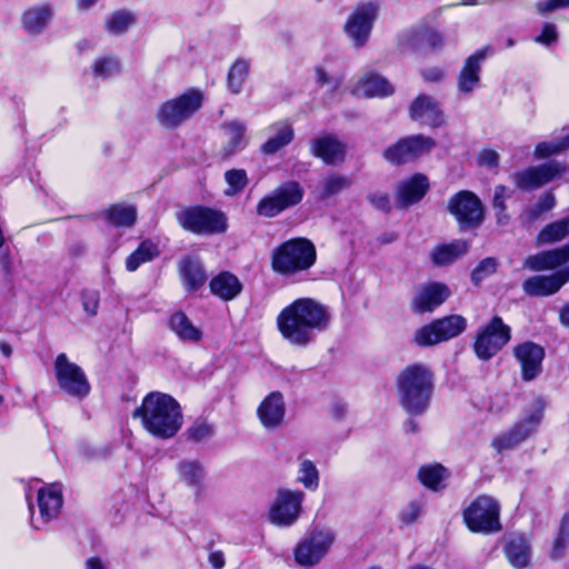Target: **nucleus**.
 Here are the masks:
<instances>
[{
	"mask_svg": "<svg viewBox=\"0 0 569 569\" xmlns=\"http://www.w3.org/2000/svg\"><path fill=\"white\" fill-rule=\"evenodd\" d=\"M489 51V48H482L466 59L458 76L457 86L459 92L466 94L478 88L481 66Z\"/></svg>",
	"mask_w": 569,
	"mask_h": 569,
	"instance_id": "25",
	"label": "nucleus"
},
{
	"mask_svg": "<svg viewBox=\"0 0 569 569\" xmlns=\"http://www.w3.org/2000/svg\"><path fill=\"white\" fill-rule=\"evenodd\" d=\"M305 498L302 490L279 488L269 507V522L280 528L293 526L302 513Z\"/></svg>",
	"mask_w": 569,
	"mask_h": 569,
	"instance_id": "9",
	"label": "nucleus"
},
{
	"mask_svg": "<svg viewBox=\"0 0 569 569\" xmlns=\"http://www.w3.org/2000/svg\"><path fill=\"white\" fill-rule=\"evenodd\" d=\"M182 284L188 292L199 290L207 281L201 261L191 256L183 257L178 264Z\"/></svg>",
	"mask_w": 569,
	"mask_h": 569,
	"instance_id": "29",
	"label": "nucleus"
},
{
	"mask_svg": "<svg viewBox=\"0 0 569 569\" xmlns=\"http://www.w3.org/2000/svg\"><path fill=\"white\" fill-rule=\"evenodd\" d=\"M179 224L196 234L222 233L227 230L224 213L204 207H190L177 213Z\"/></svg>",
	"mask_w": 569,
	"mask_h": 569,
	"instance_id": "10",
	"label": "nucleus"
},
{
	"mask_svg": "<svg viewBox=\"0 0 569 569\" xmlns=\"http://www.w3.org/2000/svg\"><path fill=\"white\" fill-rule=\"evenodd\" d=\"M397 398L400 407L410 416L425 413L433 393V373L423 363L405 367L396 379Z\"/></svg>",
	"mask_w": 569,
	"mask_h": 569,
	"instance_id": "3",
	"label": "nucleus"
},
{
	"mask_svg": "<svg viewBox=\"0 0 569 569\" xmlns=\"http://www.w3.org/2000/svg\"><path fill=\"white\" fill-rule=\"evenodd\" d=\"M330 309L312 298H299L286 306L277 316V328L291 346L306 348L318 333L331 325Z\"/></svg>",
	"mask_w": 569,
	"mask_h": 569,
	"instance_id": "1",
	"label": "nucleus"
},
{
	"mask_svg": "<svg viewBox=\"0 0 569 569\" xmlns=\"http://www.w3.org/2000/svg\"><path fill=\"white\" fill-rule=\"evenodd\" d=\"M510 197L505 186H497L493 194V210L507 209L506 200Z\"/></svg>",
	"mask_w": 569,
	"mask_h": 569,
	"instance_id": "61",
	"label": "nucleus"
},
{
	"mask_svg": "<svg viewBox=\"0 0 569 569\" xmlns=\"http://www.w3.org/2000/svg\"><path fill=\"white\" fill-rule=\"evenodd\" d=\"M429 189L428 178L422 173L401 181L397 189L398 201L403 206H411L423 198Z\"/></svg>",
	"mask_w": 569,
	"mask_h": 569,
	"instance_id": "31",
	"label": "nucleus"
},
{
	"mask_svg": "<svg viewBox=\"0 0 569 569\" xmlns=\"http://www.w3.org/2000/svg\"><path fill=\"white\" fill-rule=\"evenodd\" d=\"M448 476L447 469L439 463L422 466L419 470L421 483L433 491L445 487V480Z\"/></svg>",
	"mask_w": 569,
	"mask_h": 569,
	"instance_id": "43",
	"label": "nucleus"
},
{
	"mask_svg": "<svg viewBox=\"0 0 569 569\" xmlns=\"http://www.w3.org/2000/svg\"><path fill=\"white\" fill-rule=\"evenodd\" d=\"M269 138L261 146L263 154H274L286 146H288L295 137L292 124L284 120L272 123L269 127Z\"/></svg>",
	"mask_w": 569,
	"mask_h": 569,
	"instance_id": "32",
	"label": "nucleus"
},
{
	"mask_svg": "<svg viewBox=\"0 0 569 569\" xmlns=\"http://www.w3.org/2000/svg\"><path fill=\"white\" fill-rule=\"evenodd\" d=\"M410 114L413 120L432 128L440 127L445 123L442 111L438 103L429 96L421 94L417 97L410 107Z\"/></svg>",
	"mask_w": 569,
	"mask_h": 569,
	"instance_id": "27",
	"label": "nucleus"
},
{
	"mask_svg": "<svg viewBox=\"0 0 569 569\" xmlns=\"http://www.w3.org/2000/svg\"><path fill=\"white\" fill-rule=\"evenodd\" d=\"M336 540L331 529H315L295 549V559L302 567L317 565Z\"/></svg>",
	"mask_w": 569,
	"mask_h": 569,
	"instance_id": "15",
	"label": "nucleus"
},
{
	"mask_svg": "<svg viewBox=\"0 0 569 569\" xmlns=\"http://www.w3.org/2000/svg\"><path fill=\"white\" fill-rule=\"evenodd\" d=\"M352 93L365 98H382L393 93V87L376 72L366 73L353 87Z\"/></svg>",
	"mask_w": 569,
	"mask_h": 569,
	"instance_id": "28",
	"label": "nucleus"
},
{
	"mask_svg": "<svg viewBox=\"0 0 569 569\" xmlns=\"http://www.w3.org/2000/svg\"><path fill=\"white\" fill-rule=\"evenodd\" d=\"M302 197L303 189L298 182H286L259 201L257 213L268 218L274 217L284 209L298 204Z\"/></svg>",
	"mask_w": 569,
	"mask_h": 569,
	"instance_id": "18",
	"label": "nucleus"
},
{
	"mask_svg": "<svg viewBox=\"0 0 569 569\" xmlns=\"http://www.w3.org/2000/svg\"><path fill=\"white\" fill-rule=\"evenodd\" d=\"M241 288L239 279L230 272H221L210 281L211 292L223 300L236 298Z\"/></svg>",
	"mask_w": 569,
	"mask_h": 569,
	"instance_id": "38",
	"label": "nucleus"
},
{
	"mask_svg": "<svg viewBox=\"0 0 569 569\" xmlns=\"http://www.w3.org/2000/svg\"><path fill=\"white\" fill-rule=\"evenodd\" d=\"M369 200L377 209L386 211L390 208V199L386 193H372L370 194Z\"/></svg>",
	"mask_w": 569,
	"mask_h": 569,
	"instance_id": "62",
	"label": "nucleus"
},
{
	"mask_svg": "<svg viewBox=\"0 0 569 569\" xmlns=\"http://www.w3.org/2000/svg\"><path fill=\"white\" fill-rule=\"evenodd\" d=\"M351 186V179L345 174L329 173L321 178L315 194L319 200H327L347 190Z\"/></svg>",
	"mask_w": 569,
	"mask_h": 569,
	"instance_id": "37",
	"label": "nucleus"
},
{
	"mask_svg": "<svg viewBox=\"0 0 569 569\" xmlns=\"http://www.w3.org/2000/svg\"><path fill=\"white\" fill-rule=\"evenodd\" d=\"M54 376L61 391L77 399L90 393V382L80 366L70 361L66 353H60L53 363Z\"/></svg>",
	"mask_w": 569,
	"mask_h": 569,
	"instance_id": "12",
	"label": "nucleus"
},
{
	"mask_svg": "<svg viewBox=\"0 0 569 569\" xmlns=\"http://www.w3.org/2000/svg\"><path fill=\"white\" fill-rule=\"evenodd\" d=\"M511 340V328L499 316H493L482 325L476 335L473 351L476 356L488 361L502 350Z\"/></svg>",
	"mask_w": 569,
	"mask_h": 569,
	"instance_id": "8",
	"label": "nucleus"
},
{
	"mask_svg": "<svg viewBox=\"0 0 569 569\" xmlns=\"http://www.w3.org/2000/svg\"><path fill=\"white\" fill-rule=\"evenodd\" d=\"M311 153L326 164H337L345 160L346 147L333 134H325L310 142Z\"/></svg>",
	"mask_w": 569,
	"mask_h": 569,
	"instance_id": "26",
	"label": "nucleus"
},
{
	"mask_svg": "<svg viewBox=\"0 0 569 569\" xmlns=\"http://www.w3.org/2000/svg\"><path fill=\"white\" fill-rule=\"evenodd\" d=\"M316 248L310 240L296 238L273 250L271 267L279 274L295 276L310 269L316 262Z\"/></svg>",
	"mask_w": 569,
	"mask_h": 569,
	"instance_id": "4",
	"label": "nucleus"
},
{
	"mask_svg": "<svg viewBox=\"0 0 569 569\" xmlns=\"http://www.w3.org/2000/svg\"><path fill=\"white\" fill-rule=\"evenodd\" d=\"M203 101V92L200 89L190 88L162 102L156 113L157 121L164 129H177L201 109Z\"/></svg>",
	"mask_w": 569,
	"mask_h": 569,
	"instance_id": "5",
	"label": "nucleus"
},
{
	"mask_svg": "<svg viewBox=\"0 0 569 569\" xmlns=\"http://www.w3.org/2000/svg\"><path fill=\"white\" fill-rule=\"evenodd\" d=\"M445 76V72L442 69L440 68H429L425 71H422V78L426 80V81H432V82H437V81H440Z\"/></svg>",
	"mask_w": 569,
	"mask_h": 569,
	"instance_id": "63",
	"label": "nucleus"
},
{
	"mask_svg": "<svg viewBox=\"0 0 569 569\" xmlns=\"http://www.w3.org/2000/svg\"><path fill=\"white\" fill-rule=\"evenodd\" d=\"M209 562L213 569H222L224 567V555L221 551H213L209 555Z\"/></svg>",
	"mask_w": 569,
	"mask_h": 569,
	"instance_id": "64",
	"label": "nucleus"
},
{
	"mask_svg": "<svg viewBox=\"0 0 569 569\" xmlns=\"http://www.w3.org/2000/svg\"><path fill=\"white\" fill-rule=\"evenodd\" d=\"M558 40V30L553 23H545L541 33L536 37L535 41L543 46H550Z\"/></svg>",
	"mask_w": 569,
	"mask_h": 569,
	"instance_id": "55",
	"label": "nucleus"
},
{
	"mask_svg": "<svg viewBox=\"0 0 569 569\" xmlns=\"http://www.w3.org/2000/svg\"><path fill=\"white\" fill-rule=\"evenodd\" d=\"M500 506L490 496H479L463 511L467 527L473 532L489 533L500 530Z\"/></svg>",
	"mask_w": 569,
	"mask_h": 569,
	"instance_id": "11",
	"label": "nucleus"
},
{
	"mask_svg": "<svg viewBox=\"0 0 569 569\" xmlns=\"http://www.w3.org/2000/svg\"><path fill=\"white\" fill-rule=\"evenodd\" d=\"M535 7L539 14L546 16L558 9L569 7V0H539L536 2Z\"/></svg>",
	"mask_w": 569,
	"mask_h": 569,
	"instance_id": "54",
	"label": "nucleus"
},
{
	"mask_svg": "<svg viewBox=\"0 0 569 569\" xmlns=\"http://www.w3.org/2000/svg\"><path fill=\"white\" fill-rule=\"evenodd\" d=\"M469 250V243L466 240H455L450 243L439 244L430 253L431 260L436 266H446L452 263Z\"/></svg>",
	"mask_w": 569,
	"mask_h": 569,
	"instance_id": "35",
	"label": "nucleus"
},
{
	"mask_svg": "<svg viewBox=\"0 0 569 569\" xmlns=\"http://www.w3.org/2000/svg\"><path fill=\"white\" fill-rule=\"evenodd\" d=\"M569 281V266L550 274L533 276L522 283V289L528 296L547 297L559 291Z\"/></svg>",
	"mask_w": 569,
	"mask_h": 569,
	"instance_id": "23",
	"label": "nucleus"
},
{
	"mask_svg": "<svg viewBox=\"0 0 569 569\" xmlns=\"http://www.w3.org/2000/svg\"><path fill=\"white\" fill-rule=\"evenodd\" d=\"M546 402L542 398H536L527 409L525 417L508 431L500 433L492 440V447L497 452L511 450L529 438L540 425Z\"/></svg>",
	"mask_w": 569,
	"mask_h": 569,
	"instance_id": "6",
	"label": "nucleus"
},
{
	"mask_svg": "<svg viewBox=\"0 0 569 569\" xmlns=\"http://www.w3.org/2000/svg\"><path fill=\"white\" fill-rule=\"evenodd\" d=\"M436 146V141L422 134L409 136L400 139L383 151V158L393 164L413 161L428 153Z\"/></svg>",
	"mask_w": 569,
	"mask_h": 569,
	"instance_id": "19",
	"label": "nucleus"
},
{
	"mask_svg": "<svg viewBox=\"0 0 569 569\" xmlns=\"http://www.w3.org/2000/svg\"><path fill=\"white\" fill-rule=\"evenodd\" d=\"M52 16L53 10L50 4H34L23 11L21 26L27 33L39 34L48 27Z\"/></svg>",
	"mask_w": 569,
	"mask_h": 569,
	"instance_id": "30",
	"label": "nucleus"
},
{
	"mask_svg": "<svg viewBox=\"0 0 569 569\" xmlns=\"http://www.w3.org/2000/svg\"><path fill=\"white\" fill-rule=\"evenodd\" d=\"M179 479L189 487L199 488L204 478L202 466L196 460H182L177 466Z\"/></svg>",
	"mask_w": 569,
	"mask_h": 569,
	"instance_id": "45",
	"label": "nucleus"
},
{
	"mask_svg": "<svg viewBox=\"0 0 569 569\" xmlns=\"http://www.w3.org/2000/svg\"><path fill=\"white\" fill-rule=\"evenodd\" d=\"M224 134L223 153L226 157L232 156L247 144L246 130L247 124L239 120L227 121L222 124Z\"/></svg>",
	"mask_w": 569,
	"mask_h": 569,
	"instance_id": "33",
	"label": "nucleus"
},
{
	"mask_svg": "<svg viewBox=\"0 0 569 569\" xmlns=\"http://www.w3.org/2000/svg\"><path fill=\"white\" fill-rule=\"evenodd\" d=\"M478 162L480 166L495 168L499 163V154L492 149H483L478 154Z\"/></svg>",
	"mask_w": 569,
	"mask_h": 569,
	"instance_id": "59",
	"label": "nucleus"
},
{
	"mask_svg": "<svg viewBox=\"0 0 569 569\" xmlns=\"http://www.w3.org/2000/svg\"><path fill=\"white\" fill-rule=\"evenodd\" d=\"M555 204H556V199H555L553 194H551L549 192L543 193L539 198L537 203L526 211L527 220L529 222L536 220L542 213L551 210L555 207Z\"/></svg>",
	"mask_w": 569,
	"mask_h": 569,
	"instance_id": "50",
	"label": "nucleus"
},
{
	"mask_svg": "<svg viewBox=\"0 0 569 569\" xmlns=\"http://www.w3.org/2000/svg\"><path fill=\"white\" fill-rule=\"evenodd\" d=\"M143 429L158 439L173 438L181 429L183 415L178 401L162 392L148 393L133 411Z\"/></svg>",
	"mask_w": 569,
	"mask_h": 569,
	"instance_id": "2",
	"label": "nucleus"
},
{
	"mask_svg": "<svg viewBox=\"0 0 569 569\" xmlns=\"http://www.w3.org/2000/svg\"><path fill=\"white\" fill-rule=\"evenodd\" d=\"M94 78L109 79L121 72L120 61L113 56L98 57L91 66Z\"/></svg>",
	"mask_w": 569,
	"mask_h": 569,
	"instance_id": "47",
	"label": "nucleus"
},
{
	"mask_svg": "<svg viewBox=\"0 0 569 569\" xmlns=\"http://www.w3.org/2000/svg\"><path fill=\"white\" fill-rule=\"evenodd\" d=\"M171 331L184 342L196 343L202 339V331L182 311L174 312L169 320Z\"/></svg>",
	"mask_w": 569,
	"mask_h": 569,
	"instance_id": "34",
	"label": "nucleus"
},
{
	"mask_svg": "<svg viewBox=\"0 0 569 569\" xmlns=\"http://www.w3.org/2000/svg\"><path fill=\"white\" fill-rule=\"evenodd\" d=\"M296 482L308 491H317L320 485V472L310 459H301L298 463Z\"/></svg>",
	"mask_w": 569,
	"mask_h": 569,
	"instance_id": "41",
	"label": "nucleus"
},
{
	"mask_svg": "<svg viewBox=\"0 0 569 569\" xmlns=\"http://www.w3.org/2000/svg\"><path fill=\"white\" fill-rule=\"evenodd\" d=\"M496 270L497 260L495 258H486L472 271L471 279L475 283H479L483 278L495 273Z\"/></svg>",
	"mask_w": 569,
	"mask_h": 569,
	"instance_id": "52",
	"label": "nucleus"
},
{
	"mask_svg": "<svg viewBox=\"0 0 569 569\" xmlns=\"http://www.w3.org/2000/svg\"><path fill=\"white\" fill-rule=\"evenodd\" d=\"M505 553L510 565L517 569L526 568L531 559V548L523 537H515L505 547Z\"/></svg>",
	"mask_w": 569,
	"mask_h": 569,
	"instance_id": "36",
	"label": "nucleus"
},
{
	"mask_svg": "<svg viewBox=\"0 0 569 569\" xmlns=\"http://www.w3.org/2000/svg\"><path fill=\"white\" fill-rule=\"evenodd\" d=\"M450 296L448 286L429 282L422 286L412 300V310L417 313L430 312L442 305Z\"/></svg>",
	"mask_w": 569,
	"mask_h": 569,
	"instance_id": "24",
	"label": "nucleus"
},
{
	"mask_svg": "<svg viewBox=\"0 0 569 569\" xmlns=\"http://www.w3.org/2000/svg\"><path fill=\"white\" fill-rule=\"evenodd\" d=\"M257 417L267 430L280 428L286 417L283 395L279 391H272L266 396L257 408Z\"/></svg>",
	"mask_w": 569,
	"mask_h": 569,
	"instance_id": "22",
	"label": "nucleus"
},
{
	"mask_svg": "<svg viewBox=\"0 0 569 569\" xmlns=\"http://www.w3.org/2000/svg\"><path fill=\"white\" fill-rule=\"evenodd\" d=\"M560 152L559 142L557 141H543L536 146L535 157L537 159L548 158L552 154Z\"/></svg>",
	"mask_w": 569,
	"mask_h": 569,
	"instance_id": "56",
	"label": "nucleus"
},
{
	"mask_svg": "<svg viewBox=\"0 0 569 569\" xmlns=\"http://www.w3.org/2000/svg\"><path fill=\"white\" fill-rule=\"evenodd\" d=\"M513 356L521 367V378L531 381L541 373L545 350L541 346L526 341L513 348Z\"/></svg>",
	"mask_w": 569,
	"mask_h": 569,
	"instance_id": "21",
	"label": "nucleus"
},
{
	"mask_svg": "<svg viewBox=\"0 0 569 569\" xmlns=\"http://www.w3.org/2000/svg\"><path fill=\"white\" fill-rule=\"evenodd\" d=\"M465 329L466 319L461 316L452 315L419 328L415 332L413 341L421 347L432 346L457 337Z\"/></svg>",
	"mask_w": 569,
	"mask_h": 569,
	"instance_id": "14",
	"label": "nucleus"
},
{
	"mask_svg": "<svg viewBox=\"0 0 569 569\" xmlns=\"http://www.w3.org/2000/svg\"><path fill=\"white\" fill-rule=\"evenodd\" d=\"M212 432L210 425L203 421H197L188 429V437L193 441L200 442L209 439Z\"/></svg>",
	"mask_w": 569,
	"mask_h": 569,
	"instance_id": "53",
	"label": "nucleus"
},
{
	"mask_svg": "<svg viewBox=\"0 0 569 569\" xmlns=\"http://www.w3.org/2000/svg\"><path fill=\"white\" fill-rule=\"evenodd\" d=\"M421 40L431 49L441 48L443 44V37L435 30H427L421 34Z\"/></svg>",
	"mask_w": 569,
	"mask_h": 569,
	"instance_id": "60",
	"label": "nucleus"
},
{
	"mask_svg": "<svg viewBox=\"0 0 569 569\" xmlns=\"http://www.w3.org/2000/svg\"><path fill=\"white\" fill-rule=\"evenodd\" d=\"M569 540V516H565L561 520L560 529L558 537L553 542V548L551 552L552 559H559L562 557L563 551L567 548V543Z\"/></svg>",
	"mask_w": 569,
	"mask_h": 569,
	"instance_id": "51",
	"label": "nucleus"
},
{
	"mask_svg": "<svg viewBox=\"0 0 569 569\" xmlns=\"http://www.w3.org/2000/svg\"><path fill=\"white\" fill-rule=\"evenodd\" d=\"M28 508L30 511L31 527L36 530L41 529L43 525L56 518L62 507V490L57 483L48 485L40 488L37 492V505L39 517H34V506L31 502L30 493H26Z\"/></svg>",
	"mask_w": 569,
	"mask_h": 569,
	"instance_id": "17",
	"label": "nucleus"
},
{
	"mask_svg": "<svg viewBox=\"0 0 569 569\" xmlns=\"http://www.w3.org/2000/svg\"><path fill=\"white\" fill-rule=\"evenodd\" d=\"M421 513V507L418 502L412 501L400 512V519L405 525L413 523Z\"/></svg>",
	"mask_w": 569,
	"mask_h": 569,
	"instance_id": "57",
	"label": "nucleus"
},
{
	"mask_svg": "<svg viewBox=\"0 0 569 569\" xmlns=\"http://www.w3.org/2000/svg\"><path fill=\"white\" fill-rule=\"evenodd\" d=\"M82 307L89 316H94L99 307V296L97 292L84 291L81 296Z\"/></svg>",
	"mask_w": 569,
	"mask_h": 569,
	"instance_id": "58",
	"label": "nucleus"
},
{
	"mask_svg": "<svg viewBox=\"0 0 569 569\" xmlns=\"http://www.w3.org/2000/svg\"><path fill=\"white\" fill-rule=\"evenodd\" d=\"M158 246L150 241H142L139 247L127 258L126 268L128 271H136L141 264L152 261L159 256Z\"/></svg>",
	"mask_w": 569,
	"mask_h": 569,
	"instance_id": "40",
	"label": "nucleus"
},
{
	"mask_svg": "<svg viewBox=\"0 0 569 569\" xmlns=\"http://www.w3.org/2000/svg\"><path fill=\"white\" fill-rule=\"evenodd\" d=\"M561 264L562 262L558 249L528 256L523 261V268L531 271L552 270Z\"/></svg>",
	"mask_w": 569,
	"mask_h": 569,
	"instance_id": "39",
	"label": "nucleus"
},
{
	"mask_svg": "<svg viewBox=\"0 0 569 569\" xmlns=\"http://www.w3.org/2000/svg\"><path fill=\"white\" fill-rule=\"evenodd\" d=\"M565 166L556 161H550L518 171L512 176V180L519 189L530 191L550 182L565 172Z\"/></svg>",
	"mask_w": 569,
	"mask_h": 569,
	"instance_id": "20",
	"label": "nucleus"
},
{
	"mask_svg": "<svg viewBox=\"0 0 569 569\" xmlns=\"http://www.w3.org/2000/svg\"><path fill=\"white\" fill-rule=\"evenodd\" d=\"M104 218L116 227H131L137 219V210L133 206L114 204L104 211Z\"/></svg>",
	"mask_w": 569,
	"mask_h": 569,
	"instance_id": "44",
	"label": "nucleus"
},
{
	"mask_svg": "<svg viewBox=\"0 0 569 569\" xmlns=\"http://www.w3.org/2000/svg\"><path fill=\"white\" fill-rule=\"evenodd\" d=\"M569 236V217L547 224L537 236L538 246L561 241Z\"/></svg>",
	"mask_w": 569,
	"mask_h": 569,
	"instance_id": "42",
	"label": "nucleus"
},
{
	"mask_svg": "<svg viewBox=\"0 0 569 569\" xmlns=\"http://www.w3.org/2000/svg\"><path fill=\"white\" fill-rule=\"evenodd\" d=\"M546 402L542 398H536L527 409L525 417L508 431L500 433L492 440V447L497 452L511 450L529 438L540 425Z\"/></svg>",
	"mask_w": 569,
	"mask_h": 569,
	"instance_id": "7",
	"label": "nucleus"
},
{
	"mask_svg": "<svg viewBox=\"0 0 569 569\" xmlns=\"http://www.w3.org/2000/svg\"><path fill=\"white\" fill-rule=\"evenodd\" d=\"M228 189L224 191L227 196L238 194L248 183L247 173L243 169H231L224 173Z\"/></svg>",
	"mask_w": 569,
	"mask_h": 569,
	"instance_id": "49",
	"label": "nucleus"
},
{
	"mask_svg": "<svg viewBox=\"0 0 569 569\" xmlns=\"http://www.w3.org/2000/svg\"><path fill=\"white\" fill-rule=\"evenodd\" d=\"M136 22L134 16L124 10L113 12L106 21L108 32L121 34L126 32Z\"/></svg>",
	"mask_w": 569,
	"mask_h": 569,
	"instance_id": "48",
	"label": "nucleus"
},
{
	"mask_svg": "<svg viewBox=\"0 0 569 569\" xmlns=\"http://www.w3.org/2000/svg\"><path fill=\"white\" fill-rule=\"evenodd\" d=\"M447 209L462 230L477 228L483 220V207L480 199L468 190L453 194L448 201Z\"/></svg>",
	"mask_w": 569,
	"mask_h": 569,
	"instance_id": "16",
	"label": "nucleus"
},
{
	"mask_svg": "<svg viewBox=\"0 0 569 569\" xmlns=\"http://www.w3.org/2000/svg\"><path fill=\"white\" fill-rule=\"evenodd\" d=\"M250 71V61L246 59H237L228 72V89L231 93L238 94L241 92L243 84Z\"/></svg>",
	"mask_w": 569,
	"mask_h": 569,
	"instance_id": "46",
	"label": "nucleus"
},
{
	"mask_svg": "<svg viewBox=\"0 0 569 569\" xmlns=\"http://www.w3.org/2000/svg\"><path fill=\"white\" fill-rule=\"evenodd\" d=\"M378 12V3L368 1L357 4L350 13L345 23L343 30L353 47L361 48L369 41Z\"/></svg>",
	"mask_w": 569,
	"mask_h": 569,
	"instance_id": "13",
	"label": "nucleus"
}]
</instances>
